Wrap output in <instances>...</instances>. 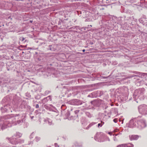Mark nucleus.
<instances>
[{
	"label": "nucleus",
	"mask_w": 147,
	"mask_h": 147,
	"mask_svg": "<svg viewBox=\"0 0 147 147\" xmlns=\"http://www.w3.org/2000/svg\"><path fill=\"white\" fill-rule=\"evenodd\" d=\"M138 110L139 113L142 115H147V105L143 104L138 107Z\"/></svg>",
	"instance_id": "nucleus-5"
},
{
	"label": "nucleus",
	"mask_w": 147,
	"mask_h": 147,
	"mask_svg": "<svg viewBox=\"0 0 147 147\" xmlns=\"http://www.w3.org/2000/svg\"><path fill=\"white\" fill-rule=\"evenodd\" d=\"M85 51V49H83V50H82V51H83V52H84Z\"/></svg>",
	"instance_id": "nucleus-52"
},
{
	"label": "nucleus",
	"mask_w": 147,
	"mask_h": 147,
	"mask_svg": "<svg viewBox=\"0 0 147 147\" xmlns=\"http://www.w3.org/2000/svg\"><path fill=\"white\" fill-rule=\"evenodd\" d=\"M137 118H134L131 119L130 121L127 126L130 128H137Z\"/></svg>",
	"instance_id": "nucleus-7"
},
{
	"label": "nucleus",
	"mask_w": 147,
	"mask_h": 147,
	"mask_svg": "<svg viewBox=\"0 0 147 147\" xmlns=\"http://www.w3.org/2000/svg\"><path fill=\"white\" fill-rule=\"evenodd\" d=\"M145 90L143 88L136 90L133 94V96L135 100L138 98L141 99L143 97Z\"/></svg>",
	"instance_id": "nucleus-1"
},
{
	"label": "nucleus",
	"mask_w": 147,
	"mask_h": 147,
	"mask_svg": "<svg viewBox=\"0 0 147 147\" xmlns=\"http://www.w3.org/2000/svg\"><path fill=\"white\" fill-rule=\"evenodd\" d=\"M126 79V78H123L121 80H119V82H120V83L121 84H122V83H123V81L124 80H125Z\"/></svg>",
	"instance_id": "nucleus-29"
},
{
	"label": "nucleus",
	"mask_w": 147,
	"mask_h": 147,
	"mask_svg": "<svg viewBox=\"0 0 147 147\" xmlns=\"http://www.w3.org/2000/svg\"><path fill=\"white\" fill-rule=\"evenodd\" d=\"M105 135L102 132L97 133L94 136L95 140L99 142H102L105 141Z\"/></svg>",
	"instance_id": "nucleus-3"
},
{
	"label": "nucleus",
	"mask_w": 147,
	"mask_h": 147,
	"mask_svg": "<svg viewBox=\"0 0 147 147\" xmlns=\"http://www.w3.org/2000/svg\"><path fill=\"white\" fill-rule=\"evenodd\" d=\"M92 105H93L94 106H98L100 105V103L98 100H95L91 102Z\"/></svg>",
	"instance_id": "nucleus-18"
},
{
	"label": "nucleus",
	"mask_w": 147,
	"mask_h": 147,
	"mask_svg": "<svg viewBox=\"0 0 147 147\" xmlns=\"http://www.w3.org/2000/svg\"><path fill=\"white\" fill-rule=\"evenodd\" d=\"M65 115H66L67 117L69 116V113L68 112L67 113L65 114Z\"/></svg>",
	"instance_id": "nucleus-41"
},
{
	"label": "nucleus",
	"mask_w": 147,
	"mask_h": 147,
	"mask_svg": "<svg viewBox=\"0 0 147 147\" xmlns=\"http://www.w3.org/2000/svg\"><path fill=\"white\" fill-rule=\"evenodd\" d=\"M11 58L12 59H13V56H11Z\"/></svg>",
	"instance_id": "nucleus-54"
},
{
	"label": "nucleus",
	"mask_w": 147,
	"mask_h": 147,
	"mask_svg": "<svg viewBox=\"0 0 147 147\" xmlns=\"http://www.w3.org/2000/svg\"><path fill=\"white\" fill-rule=\"evenodd\" d=\"M79 112V111L78 110H76L75 111V112L76 114L78 113Z\"/></svg>",
	"instance_id": "nucleus-47"
},
{
	"label": "nucleus",
	"mask_w": 147,
	"mask_h": 147,
	"mask_svg": "<svg viewBox=\"0 0 147 147\" xmlns=\"http://www.w3.org/2000/svg\"><path fill=\"white\" fill-rule=\"evenodd\" d=\"M34 136V133L33 132L32 134L30 135V139H32L33 138V137Z\"/></svg>",
	"instance_id": "nucleus-36"
},
{
	"label": "nucleus",
	"mask_w": 147,
	"mask_h": 147,
	"mask_svg": "<svg viewBox=\"0 0 147 147\" xmlns=\"http://www.w3.org/2000/svg\"><path fill=\"white\" fill-rule=\"evenodd\" d=\"M139 137V136L138 135H132L129 136V138L131 140H137Z\"/></svg>",
	"instance_id": "nucleus-15"
},
{
	"label": "nucleus",
	"mask_w": 147,
	"mask_h": 147,
	"mask_svg": "<svg viewBox=\"0 0 147 147\" xmlns=\"http://www.w3.org/2000/svg\"><path fill=\"white\" fill-rule=\"evenodd\" d=\"M110 76H109L107 77H103V78L104 79H107V78H109V77H110Z\"/></svg>",
	"instance_id": "nucleus-44"
},
{
	"label": "nucleus",
	"mask_w": 147,
	"mask_h": 147,
	"mask_svg": "<svg viewBox=\"0 0 147 147\" xmlns=\"http://www.w3.org/2000/svg\"><path fill=\"white\" fill-rule=\"evenodd\" d=\"M21 46L20 47H19V49L20 50H22L21 49V48H23V45H20Z\"/></svg>",
	"instance_id": "nucleus-45"
},
{
	"label": "nucleus",
	"mask_w": 147,
	"mask_h": 147,
	"mask_svg": "<svg viewBox=\"0 0 147 147\" xmlns=\"http://www.w3.org/2000/svg\"><path fill=\"white\" fill-rule=\"evenodd\" d=\"M21 115L22 116V117L18 116V117L19 118V119L18 120V119L16 120L17 124L21 125L23 122V120L22 119V118H21L23 116L22 115Z\"/></svg>",
	"instance_id": "nucleus-19"
},
{
	"label": "nucleus",
	"mask_w": 147,
	"mask_h": 147,
	"mask_svg": "<svg viewBox=\"0 0 147 147\" xmlns=\"http://www.w3.org/2000/svg\"><path fill=\"white\" fill-rule=\"evenodd\" d=\"M30 117L31 119H32L34 117V116H30Z\"/></svg>",
	"instance_id": "nucleus-48"
},
{
	"label": "nucleus",
	"mask_w": 147,
	"mask_h": 147,
	"mask_svg": "<svg viewBox=\"0 0 147 147\" xmlns=\"http://www.w3.org/2000/svg\"><path fill=\"white\" fill-rule=\"evenodd\" d=\"M110 135H112V133L111 132H109L108 133Z\"/></svg>",
	"instance_id": "nucleus-50"
},
{
	"label": "nucleus",
	"mask_w": 147,
	"mask_h": 147,
	"mask_svg": "<svg viewBox=\"0 0 147 147\" xmlns=\"http://www.w3.org/2000/svg\"><path fill=\"white\" fill-rule=\"evenodd\" d=\"M49 49L51 51H54L56 50V49L54 48L53 45H49Z\"/></svg>",
	"instance_id": "nucleus-24"
},
{
	"label": "nucleus",
	"mask_w": 147,
	"mask_h": 147,
	"mask_svg": "<svg viewBox=\"0 0 147 147\" xmlns=\"http://www.w3.org/2000/svg\"><path fill=\"white\" fill-rule=\"evenodd\" d=\"M144 83L145 85L147 86V80H146L145 82Z\"/></svg>",
	"instance_id": "nucleus-46"
},
{
	"label": "nucleus",
	"mask_w": 147,
	"mask_h": 147,
	"mask_svg": "<svg viewBox=\"0 0 147 147\" xmlns=\"http://www.w3.org/2000/svg\"><path fill=\"white\" fill-rule=\"evenodd\" d=\"M125 17H119L118 18H116V19L118 21V24L122 26L123 25V21H124Z\"/></svg>",
	"instance_id": "nucleus-10"
},
{
	"label": "nucleus",
	"mask_w": 147,
	"mask_h": 147,
	"mask_svg": "<svg viewBox=\"0 0 147 147\" xmlns=\"http://www.w3.org/2000/svg\"><path fill=\"white\" fill-rule=\"evenodd\" d=\"M52 100L51 96H49L48 97L44 98L42 100V102L43 104H45L49 100L51 101Z\"/></svg>",
	"instance_id": "nucleus-9"
},
{
	"label": "nucleus",
	"mask_w": 147,
	"mask_h": 147,
	"mask_svg": "<svg viewBox=\"0 0 147 147\" xmlns=\"http://www.w3.org/2000/svg\"><path fill=\"white\" fill-rule=\"evenodd\" d=\"M5 124H4L2 125V126L1 127V129L2 130H3V129H4L5 128L7 127L6 126L5 127Z\"/></svg>",
	"instance_id": "nucleus-38"
},
{
	"label": "nucleus",
	"mask_w": 147,
	"mask_h": 147,
	"mask_svg": "<svg viewBox=\"0 0 147 147\" xmlns=\"http://www.w3.org/2000/svg\"><path fill=\"white\" fill-rule=\"evenodd\" d=\"M77 145H78V146H79V145H82V144H78V143Z\"/></svg>",
	"instance_id": "nucleus-53"
},
{
	"label": "nucleus",
	"mask_w": 147,
	"mask_h": 147,
	"mask_svg": "<svg viewBox=\"0 0 147 147\" xmlns=\"http://www.w3.org/2000/svg\"><path fill=\"white\" fill-rule=\"evenodd\" d=\"M118 120L117 119H115L113 120V121L115 123H116L118 121Z\"/></svg>",
	"instance_id": "nucleus-39"
},
{
	"label": "nucleus",
	"mask_w": 147,
	"mask_h": 147,
	"mask_svg": "<svg viewBox=\"0 0 147 147\" xmlns=\"http://www.w3.org/2000/svg\"><path fill=\"white\" fill-rule=\"evenodd\" d=\"M44 121L46 123L48 124L49 125H53L54 124L52 122V121L49 119L47 118V119H44Z\"/></svg>",
	"instance_id": "nucleus-14"
},
{
	"label": "nucleus",
	"mask_w": 147,
	"mask_h": 147,
	"mask_svg": "<svg viewBox=\"0 0 147 147\" xmlns=\"http://www.w3.org/2000/svg\"><path fill=\"white\" fill-rule=\"evenodd\" d=\"M119 91L123 95L129 94L128 89L126 86H123L120 88L119 89Z\"/></svg>",
	"instance_id": "nucleus-8"
},
{
	"label": "nucleus",
	"mask_w": 147,
	"mask_h": 147,
	"mask_svg": "<svg viewBox=\"0 0 147 147\" xmlns=\"http://www.w3.org/2000/svg\"><path fill=\"white\" fill-rule=\"evenodd\" d=\"M6 139H7V140H9V138H6Z\"/></svg>",
	"instance_id": "nucleus-56"
},
{
	"label": "nucleus",
	"mask_w": 147,
	"mask_h": 147,
	"mask_svg": "<svg viewBox=\"0 0 147 147\" xmlns=\"http://www.w3.org/2000/svg\"><path fill=\"white\" fill-rule=\"evenodd\" d=\"M101 28H103L102 27V25H101Z\"/></svg>",
	"instance_id": "nucleus-64"
},
{
	"label": "nucleus",
	"mask_w": 147,
	"mask_h": 147,
	"mask_svg": "<svg viewBox=\"0 0 147 147\" xmlns=\"http://www.w3.org/2000/svg\"><path fill=\"white\" fill-rule=\"evenodd\" d=\"M98 93L99 92L98 91H95L92 93V94L93 97L94 98L97 97L98 96Z\"/></svg>",
	"instance_id": "nucleus-21"
},
{
	"label": "nucleus",
	"mask_w": 147,
	"mask_h": 147,
	"mask_svg": "<svg viewBox=\"0 0 147 147\" xmlns=\"http://www.w3.org/2000/svg\"><path fill=\"white\" fill-rule=\"evenodd\" d=\"M40 138L39 137H36L35 138L36 141L37 142H38V141H39L40 140Z\"/></svg>",
	"instance_id": "nucleus-30"
},
{
	"label": "nucleus",
	"mask_w": 147,
	"mask_h": 147,
	"mask_svg": "<svg viewBox=\"0 0 147 147\" xmlns=\"http://www.w3.org/2000/svg\"><path fill=\"white\" fill-rule=\"evenodd\" d=\"M88 97H91V98H93L92 96V93L89 94L88 96Z\"/></svg>",
	"instance_id": "nucleus-40"
},
{
	"label": "nucleus",
	"mask_w": 147,
	"mask_h": 147,
	"mask_svg": "<svg viewBox=\"0 0 147 147\" xmlns=\"http://www.w3.org/2000/svg\"><path fill=\"white\" fill-rule=\"evenodd\" d=\"M130 2L131 3H133V1H130Z\"/></svg>",
	"instance_id": "nucleus-58"
},
{
	"label": "nucleus",
	"mask_w": 147,
	"mask_h": 147,
	"mask_svg": "<svg viewBox=\"0 0 147 147\" xmlns=\"http://www.w3.org/2000/svg\"><path fill=\"white\" fill-rule=\"evenodd\" d=\"M146 75V74L145 73H141V76H144L145 75Z\"/></svg>",
	"instance_id": "nucleus-49"
},
{
	"label": "nucleus",
	"mask_w": 147,
	"mask_h": 147,
	"mask_svg": "<svg viewBox=\"0 0 147 147\" xmlns=\"http://www.w3.org/2000/svg\"><path fill=\"white\" fill-rule=\"evenodd\" d=\"M105 141H110V139L109 138L105 135Z\"/></svg>",
	"instance_id": "nucleus-28"
},
{
	"label": "nucleus",
	"mask_w": 147,
	"mask_h": 147,
	"mask_svg": "<svg viewBox=\"0 0 147 147\" xmlns=\"http://www.w3.org/2000/svg\"><path fill=\"white\" fill-rule=\"evenodd\" d=\"M83 108H82V109L83 110H87L91 109V108L90 107L87 106V104L86 103L84 102H83Z\"/></svg>",
	"instance_id": "nucleus-16"
},
{
	"label": "nucleus",
	"mask_w": 147,
	"mask_h": 147,
	"mask_svg": "<svg viewBox=\"0 0 147 147\" xmlns=\"http://www.w3.org/2000/svg\"><path fill=\"white\" fill-rule=\"evenodd\" d=\"M22 134L21 133L19 132H16V133L14 134V136L17 138H20L22 136Z\"/></svg>",
	"instance_id": "nucleus-20"
},
{
	"label": "nucleus",
	"mask_w": 147,
	"mask_h": 147,
	"mask_svg": "<svg viewBox=\"0 0 147 147\" xmlns=\"http://www.w3.org/2000/svg\"><path fill=\"white\" fill-rule=\"evenodd\" d=\"M107 107H105V109H107Z\"/></svg>",
	"instance_id": "nucleus-63"
},
{
	"label": "nucleus",
	"mask_w": 147,
	"mask_h": 147,
	"mask_svg": "<svg viewBox=\"0 0 147 147\" xmlns=\"http://www.w3.org/2000/svg\"><path fill=\"white\" fill-rule=\"evenodd\" d=\"M134 145L133 144L129 143L127 144H122L119 145L117 146V147H133Z\"/></svg>",
	"instance_id": "nucleus-13"
},
{
	"label": "nucleus",
	"mask_w": 147,
	"mask_h": 147,
	"mask_svg": "<svg viewBox=\"0 0 147 147\" xmlns=\"http://www.w3.org/2000/svg\"><path fill=\"white\" fill-rule=\"evenodd\" d=\"M137 119V127L139 129H141L146 127V124L145 120L143 119Z\"/></svg>",
	"instance_id": "nucleus-4"
},
{
	"label": "nucleus",
	"mask_w": 147,
	"mask_h": 147,
	"mask_svg": "<svg viewBox=\"0 0 147 147\" xmlns=\"http://www.w3.org/2000/svg\"><path fill=\"white\" fill-rule=\"evenodd\" d=\"M74 88H76V89H78V87H74Z\"/></svg>",
	"instance_id": "nucleus-51"
},
{
	"label": "nucleus",
	"mask_w": 147,
	"mask_h": 147,
	"mask_svg": "<svg viewBox=\"0 0 147 147\" xmlns=\"http://www.w3.org/2000/svg\"><path fill=\"white\" fill-rule=\"evenodd\" d=\"M128 94H126V95H123V96L122 97V100L124 101L127 100L128 99Z\"/></svg>",
	"instance_id": "nucleus-23"
},
{
	"label": "nucleus",
	"mask_w": 147,
	"mask_h": 147,
	"mask_svg": "<svg viewBox=\"0 0 147 147\" xmlns=\"http://www.w3.org/2000/svg\"><path fill=\"white\" fill-rule=\"evenodd\" d=\"M86 28L85 27H83V28H82L81 29V30L82 31H83V30H86Z\"/></svg>",
	"instance_id": "nucleus-42"
},
{
	"label": "nucleus",
	"mask_w": 147,
	"mask_h": 147,
	"mask_svg": "<svg viewBox=\"0 0 147 147\" xmlns=\"http://www.w3.org/2000/svg\"><path fill=\"white\" fill-rule=\"evenodd\" d=\"M30 22L31 23H32V21H31V20H30Z\"/></svg>",
	"instance_id": "nucleus-57"
},
{
	"label": "nucleus",
	"mask_w": 147,
	"mask_h": 147,
	"mask_svg": "<svg viewBox=\"0 0 147 147\" xmlns=\"http://www.w3.org/2000/svg\"><path fill=\"white\" fill-rule=\"evenodd\" d=\"M18 116L22 117L21 114H17L13 117L10 115V121H11L12 125H17L16 120L19 118Z\"/></svg>",
	"instance_id": "nucleus-6"
},
{
	"label": "nucleus",
	"mask_w": 147,
	"mask_h": 147,
	"mask_svg": "<svg viewBox=\"0 0 147 147\" xmlns=\"http://www.w3.org/2000/svg\"><path fill=\"white\" fill-rule=\"evenodd\" d=\"M110 113L113 115H116L118 113V110L116 108H112L110 110Z\"/></svg>",
	"instance_id": "nucleus-11"
},
{
	"label": "nucleus",
	"mask_w": 147,
	"mask_h": 147,
	"mask_svg": "<svg viewBox=\"0 0 147 147\" xmlns=\"http://www.w3.org/2000/svg\"><path fill=\"white\" fill-rule=\"evenodd\" d=\"M55 147H59V146H58L57 143H55Z\"/></svg>",
	"instance_id": "nucleus-43"
},
{
	"label": "nucleus",
	"mask_w": 147,
	"mask_h": 147,
	"mask_svg": "<svg viewBox=\"0 0 147 147\" xmlns=\"http://www.w3.org/2000/svg\"><path fill=\"white\" fill-rule=\"evenodd\" d=\"M82 124V125L83 128L86 129V126L87 125V122L86 121L83 119H82L81 121Z\"/></svg>",
	"instance_id": "nucleus-17"
},
{
	"label": "nucleus",
	"mask_w": 147,
	"mask_h": 147,
	"mask_svg": "<svg viewBox=\"0 0 147 147\" xmlns=\"http://www.w3.org/2000/svg\"><path fill=\"white\" fill-rule=\"evenodd\" d=\"M86 115L88 117L90 118L92 117V115H91L90 113L88 112H87L86 113Z\"/></svg>",
	"instance_id": "nucleus-26"
},
{
	"label": "nucleus",
	"mask_w": 147,
	"mask_h": 147,
	"mask_svg": "<svg viewBox=\"0 0 147 147\" xmlns=\"http://www.w3.org/2000/svg\"><path fill=\"white\" fill-rule=\"evenodd\" d=\"M73 102L74 103V105H78L83 104V102L79 99L74 100H73Z\"/></svg>",
	"instance_id": "nucleus-12"
},
{
	"label": "nucleus",
	"mask_w": 147,
	"mask_h": 147,
	"mask_svg": "<svg viewBox=\"0 0 147 147\" xmlns=\"http://www.w3.org/2000/svg\"><path fill=\"white\" fill-rule=\"evenodd\" d=\"M113 105H111V106H109V107H111V106H112Z\"/></svg>",
	"instance_id": "nucleus-60"
},
{
	"label": "nucleus",
	"mask_w": 147,
	"mask_h": 147,
	"mask_svg": "<svg viewBox=\"0 0 147 147\" xmlns=\"http://www.w3.org/2000/svg\"><path fill=\"white\" fill-rule=\"evenodd\" d=\"M33 105L34 107H35L36 108H38L39 107V106L38 104H35V103H34Z\"/></svg>",
	"instance_id": "nucleus-31"
},
{
	"label": "nucleus",
	"mask_w": 147,
	"mask_h": 147,
	"mask_svg": "<svg viewBox=\"0 0 147 147\" xmlns=\"http://www.w3.org/2000/svg\"><path fill=\"white\" fill-rule=\"evenodd\" d=\"M4 109H5V111H7V109H6V108H5Z\"/></svg>",
	"instance_id": "nucleus-55"
},
{
	"label": "nucleus",
	"mask_w": 147,
	"mask_h": 147,
	"mask_svg": "<svg viewBox=\"0 0 147 147\" xmlns=\"http://www.w3.org/2000/svg\"><path fill=\"white\" fill-rule=\"evenodd\" d=\"M96 122H92L90 123L87 127H86V129H88L90 127L96 124Z\"/></svg>",
	"instance_id": "nucleus-22"
},
{
	"label": "nucleus",
	"mask_w": 147,
	"mask_h": 147,
	"mask_svg": "<svg viewBox=\"0 0 147 147\" xmlns=\"http://www.w3.org/2000/svg\"><path fill=\"white\" fill-rule=\"evenodd\" d=\"M118 135V134H115V136L113 138L114 140L115 141H117V138L115 136H117Z\"/></svg>",
	"instance_id": "nucleus-35"
},
{
	"label": "nucleus",
	"mask_w": 147,
	"mask_h": 147,
	"mask_svg": "<svg viewBox=\"0 0 147 147\" xmlns=\"http://www.w3.org/2000/svg\"><path fill=\"white\" fill-rule=\"evenodd\" d=\"M103 28L102 29H103V30H104V27H103Z\"/></svg>",
	"instance_id": "nucleus-59"
},
{
	"label": "nucleus",
	"mask_w": 147,
	"mask_h": 147,
	"mask_svg": "<svg viewBox=\"0 0 147 147\" xmlns=\"http://www.w3.org/2000/svg\"><path fill=\"white\" fill-rule=\"evenodd\" d=\"M20 41H21L22 42H23L25 40V38L23 37H20Z\"/></svg>",
	"instance_id": "nucleus-37"
},
{
	"label": "nucleus",
	"mask_w": 147,
	"mask_h": 147,
	"mask_svg": "<svg viewBox=\"0 0 147 147\" xmlns=\"http://www.w3.org/2000/svg\"><path fill=\"white\" fill-rule=\"evenodd\" d=\"M43 42H40V43L41 45H45V44L46 40H43Z\"/></svg>",
	"instance_id": "nucleus-32"
},
{
	"label": "nucleus",
	"mask_w": 147,
	"mask_h": 147,
	"mask_svg": "<svg viewBox=\"0 0 147 147\" xmlns=\"http://www.w3.org/2000/svg\"><path fill=\"white\" fill-rule=\"evenodd\" d=\"M61 109L62 110H64L66 109V107L65 105H63L61 107Z\"/></svg>",
	"instance_id": "nucleus-27"
},
{
	"label": "nucleus",
	"mask_w": 147,
	"mask_h": 147,
	"mask_svg": "<svg viewBox=\"0 0 147 147\" xmlns=\"http://www.w3.org/2000/svg\"><path fill=\"white\" fill-rule=\"evenodd\" d=\"M51 92L49 90H46L45 91L44 94L45 95H47L49 94Z\"/></svg>",
	"instance_id": "nucleus-34"
},
{
	"label": "nucleus",
	"mask_w": 147,
	"mask_h": 147,
	"mask_svg": "<svg viewBox=\"0 0 147 147\" xmlns=\"http://www.w3.org/2000/svg\"><path fill=\"white\" fill-rule=\"evenodd\" d=\"M40 59H38V60H40Z\"/></svg>",
	"instance_id": "nucleus-62"
},
{
	"label": "nucleus",
	"mask_w": 147,
	"mask_h": 147,
	"mask_svg": "<svg viewBox=\"0 0 147 147\" xmlns=\"http://www.w3.org/2000/svg\"><path fill=\"white\" fill-rule=\"evenodd\" d=\"M10 142L11 145L10 144V147H16L15 145L18 144H22L24 142V140L23 139H17L15 138H10Z\"/></svg>",
	"instance_id": "nucleus-2"
},
{
	"label": "nucleus",
	"mask_w": 147,
	"mask_h": 147,
	"mask_svg": "<svg viewBox=\"0 0 147 147\" xmlns=\"http://www.w3.org/2000/svg\"><path fill=\"white\" fill-rule=\"evenodd\" d=\"M104 124V122L102 121H100V123H99L98 124L97 126L99 128L100 127H101Z\"/></svg>",
	"instance_id": "nucleus-25"
},
{
	"label": "nucleus",
	"mask_w": 147,
	"mask_h": 147,
	"mask_svg": "<svg viewBox=\"0 0 147 147\" xmlns=\"http://www.w3.org/2000/svg\"><path fill=\"white\" fill-rule=\"evenodd\" d=\"M78 142H76L75 143V147H82V145H80L79 146H78L77 145Z\"/></svg>",
	"instance_id": "nucleus-33"
},
{
	"label": "nucleus",
	"mask_w": 147,
	"mask_h": 147,
	"mask_svg": "<svg viewBox=\"0 0 147 147\" xmlns=\"http://www.w3.org/2000/svg\"><path fill=\"white\" fill-rule=\"evenodd\" d=\"M90 44L91 45H92V44H93V43L92 42L91 43H90Z\"/></svg>",
	"instance_id": "nucleus-61"
}]
</instances>
